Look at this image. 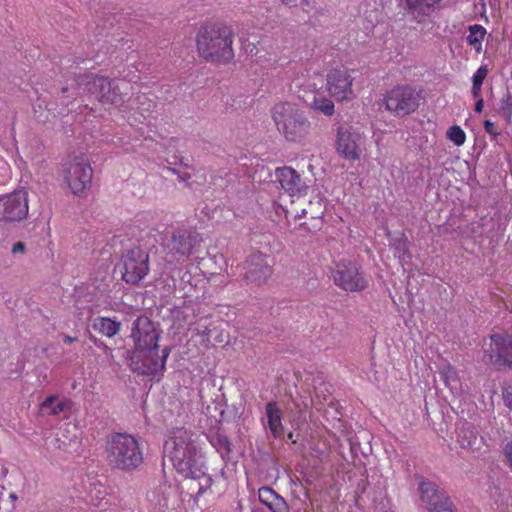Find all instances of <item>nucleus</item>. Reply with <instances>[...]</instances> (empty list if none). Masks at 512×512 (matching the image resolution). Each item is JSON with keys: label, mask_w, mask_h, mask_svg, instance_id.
<instances>
[{"label": "nucleus", "mask_w": 512, "mask_h": 512, "mask_svg": "<svg viewBox=\"0 0 512 512\" xmlns=\"http://www.w3.org/2000/svg\"><path fill=\"white\" fill-rule=\"evenodd\" d=\"M216 332H217V336L215 337V341H216L217 343H223V342H225V338H227V337H228V335H227V334L225 335V334H224V331H223L222 329H221V330H218V329H217V331H216Z\"/></svg>", "instance_id": "e433bc0d"}, {"label": "nucleus", "mask_w": 512, "mask_h": 512, "mask_svg": "<svg viewBox=\"0 0 512 512\" xmlns=\"http://www.w3.org/2000/svg\"><path fill=\"white\" fill-rule=\"evenodd\" d=\"M159 333L153 322L144 316L138 317L132 326L131 338L134 342L135 368L141 375H155L165 368L170 348L165 347L159 355Z\"/></svg>", "instance_id": "f03ea898"}, {"label": "nucleus", "mask_w": 512, "mask_h": 512, "mask_svg": "<svg viewBox=\"0 0 512 512\" xmlns=\"http://www.w3.org/2000/svg\"><path fill=\"white\" fill-rule=\"evenodd\" d=\"M475 99H476V103L474 106V111L476 113H482L483 108H484V100L481 96H479V98H475Z\"/></svg>", "instance_id": "c9c22d12"}, {"label": "nucleus", "mask_w": 512, "mask_h": 512, "mask_svg": "<svg viewBox=\"0 0 512 512\" xmlns=\"http://www.w3.org/2000/svg\"><path fill=\"white\" fill-rule=\"evenodd\" d=\"M318 205V210L316 212H311V218L312 219H319L321 217V215L323 214V212L321 211V203L318 201L316 203Z\"/></svg>", "instance_id": "4c0bfd02"}, {"label": "nucleus", "mask_w": 512, "mask_h": 512, "mask_svg": "<svg viewBox=\"0 0 512 512\" xmlns=\"http://www.w3.org/2000/svg\"><path fill=\"white\" fill-rule=\"evenodd\" d=\"M8 473V469L4 465H0V474L2 478H5Z\"/></svg>", "instance_id": "ea45409f"}, {"label": "nucleus", "mask_w": 512, "mask_h": 512, "mask_svg": "<svg viewBox=\"0 0 512 512\" xmlns=\"http://www.w3.org/2000/svg\"><path fill=\"white\" fill-rule=\"evenodd\" d=\"M281 2L284 5L290 6V7H297L299 5H309V0H281Z\"/></svg>", "instance_id": "72a5a7b5"}, {"label": "nucleus", "mask_w": 512, "mask_h": 512, "mask_svg": "<svg viewBox=\"0 0 512 512\" xmlns=\"http://www.w3.org/2000/svg\"><path fill=\"white\" fill-rule=\"evenodd\" d=\"M469 35L467 36V42L472 46L476 52L482 50V42L486 35V29L479 24L469 26Z\"/></svg>", "instance_id": "b1692460"}, {"label": "nucleus", "mask_w": 512, "mask_h": 512, "mask_svg": "<svg viewBox=\"0 0 512 512\" xmlns=\"http://www.w3.org/2000/svg\"><path fill=\"white\" fill-rule=\"evenodd\" d=\"M288 438H289L290 440H292V439H293V433H292V432H290V433L288 434Z\"/></svg>", "instance_id": "79ce46f5"}, {"label": "nucleus", "mask_w": 512, "mask_h": 512, "mask_svg": "<svg viewBox=\"0 0 512 512\" xmlns=\"http://www.w3.org/2000/svg\"><path fill=\"white\" fill-rule=\"evenodd\" d=\"M244 278L256 285L265 283L272 274L267 256L259 251L251 253L244 264Z\"/></svg>", "instance_id": "f3484780"}, {"label": "nucleus", "mask_w": 512, "mask_h": 512, "mask_svg": "<svg viewBox=\"0 0 512 512\" xmlns=\"http://www.w3.org/2000/svg\"><path fill=\"white\" fill-rule=\"evenodd\" d=\"M70 408V402L68 400L59 399L56 395L48 396L40 404V412L47 416L59 415L64 410Z\"/></svg>", "instance_id": "412c9836"}, {"label": "nucleus", "mask_w": 512, "mask_h": 512, "mask_svg": "<svg viewBox=\"0 0 512 512\" xmlns=\"http://www.w3.org/2000/svg\"><path fill=\"white\" fill-rule=\"evenodd\" d=\"M488 75V68L486 65H481L472 76L471 96L479 98L482 92V85Z\"/></svg>", "instance_id": "393cba45"}, {"label": "nucleus", "mask_w": 512, "mask_h": 512, "mask_svg": "<svg viewBox=\"0 0 512 512\" xmlns=\"http://www.w3.org/2000/svg\"><path fill=\"white\" fill-rule=\"evenodd\" d=\"M308 105L313 111L323 114L327 117H330L335 113V105L333 101L319 93H315L313 95L312 100Z\"/></svg>", "instance_id": "5701e85b"}, {"label": "nucleus", "mask_w": 512, "mask_h": 512, "mask_svg": "<svg viewBox=\"0 0 512 512\" xmlns=\"http://www.w3.org/2000/svg\"><path fill=\"white\" fill-rule=\"evenodd\" d=\"M92 506L95 508L92 512H107L112 509L110 498L106 496H103L98 502H92Z\"/></svg>", "instance_id": "7c9ffc66"}, {"label": "nucleus", "mask_w": 512, "mask_h": 512, "mask_svg": "<svg viewBox=\"0 0 512 512\" xmlns=\"http://www.w3.org/2000/svg\"><path fill=\"white\" fill-rule=\"evenodd\" d=\"M265 414L269 430L274 438H281L284 435V427L282 425V411L276 402H268L265 407Z\"/></svg>", "instance_id": "aec40b11"}, {"label": "nucleus", "mask_w": 512, "mask_h": 512, "mask_svg": "<svg viewBox=\"0 0 512 512\" xmlns=\"http://www.w3.org/2000/svg\"><path fill=\"white\" fill-rule=\"evenodd\" d=\"M121 323L109 317H98L93 322V329L107 337H114L120 331Z\"/></svg>", "instance_id": "4be33fe9"}, {"label": "nucleus", "mask_w": 512, "mask_h": 512, "mask_svg": "<svg viewBox=\"0 0 512 512\" xmlns=\"http://www.w3.org/2000/svg\"><path fill=\"white\" fill-rule=\"evenodd\" d=\"M272 118L277 130L288 142L306 143L311 133V122L295 104L284 102L275 105Z\"/></svg>", "instance_id": "39448f33"}, {"label": "nucleus", "mask_w": 512, "mask_h": 512, "mask_svg": "<svg viewBox=\"0 0 512 512\" xmlns=\"http://www.w3.org/2000/svg\"><path fill=\"white\" fill-rule=\"evenodd\" d=\"M86 87L103 104L117 105L123 102L119 85L107 77L91 76Z\"/></svg>", "instance_id": "4468645a"}, {"label": "nucleus", "mask_w": 512, "mask_h": 512, "mask_svg": "<svg viewBox=\"0 0 512 512\" xmlns=\"http://www.w3.org/2000/svg\"><path fill=\"white\" fill-rule=\"evenodd\" d=\"M352 72L347 68H334L327 73L325 87L331 98L348 102L355 97Z\"/></svg>", "instance_id": "f8f14e48"}, {"label": "nucleus", "mask_w": 512, "mask_h": 512, "mask_svg": "<svg viewBox=\"0 0 512 512\" xmlns=\"http://www.w3.org/2000/svg\"><path fill=\"white\" fill-rule=\"evenodd\" d=\"M446 137L449 141L454 143L456 146H462L466 141V133L458 125L451 126L447 130Z\"/></svg>", "instance_id": "cd10ccee"}, {"label": "nucleus", "mask_w": 512, "mask_h": 512, "mask_svg": "<svg viewBox=\"0 0 512 512\" xmlns=\"http://www.w3.org/2000/svg\"><path fill=\"white\" fill-rule=\"evenodd\" d=\"M502 396L505 406L512 411V387L503 389Z\"/></svg>", "instance_id": "2f4dec72"}, {"label": "nucleus", "mask_w": 512, "mask_h": 512, "mask_svg": "<svg viewBox=\"0 0 512 512\" xmlns=\"http://www.w3.org/2000/svg\"><path fill=\"white\" fill-rule=\"evenodd\" d=\"M61 174L70 192L84 197L91 188L93 169L84 156H74L62 164Z\"/></svg>", "instance_id": "423d86ee"}, {"label": "nucleus", "mask_w": 512, "mask_h": 512, "mask_svg": "<svg viewBox=\"0 0 512 512\" xmlns=\"http://www.w3.org/2000/svg\"><path fill=\"white\" fill-rule=\"evenodd\" d=\"M440 376L443 382L450 389L456 387L459 384V376L455 367L450 364L445 365L441 371Z\"/></svg>", "instance_id": "a878e982"}, {"label": "nucleus", "mask_w": 512, "mask_h": 512, "mask_svg": "<svg viewBox=\"0 0 512 512\" xmlns=\"http://www.w3.org/2000/svg\"><path fill=\"white\" fill-rule=\"evenodd\" d=\"M202 237L192 229H178L171 235L166 246L165 261L168 264L176 265L187 261L200 246Z\"/></svg>", "instance_id": "0eeeda50"}, {"label": "nucleus", "mask_w": 512, "mask_h": 512, "mask_svg": "<svg viewBox=\"0 0 512 512\" xmlns=\"http://www.w3.org/2000/svg\"><path fill=\"white\" fill-rule=\"evenodd\" d=\"M28 210V193L25 190H17L0 198V221L24 220L28 215Z\"/></svg>", "instance_id": "ddd939ff"}, {"label": "nucleus", "mask_w": 512, "mask_h": 512, "mask_svg": "<svg viewBox=\"0 0 512 512\" xmlns=\"http://www.w3.org/2000/svg\"><path fill=\"white\" fill-rule=\"evenodd\" d=\"M108 464L115 469L130 472L143 463V450L136 437L128 433H113L105 444Z\"/></svg>", "instance_id": "20e7f679"}, {"label": "nucleus", "mask_w": 512, "mask_h": 512, "mask_svg": "<svg viewBox=\"0 0 512 512\" xmlns=\"http://www.w3.org/2000/svg\"><path fill=\"white\" fill-rule=\"evenodd\" d=\"M421 95L409 85H397L386 94V110L398 116L414 113L420 106Z\"/></svg>", "instance_id": "9b49d317"}, {"label": "nucleus", "mask_w": 512, "mask_h": 512, "mask_svg": "<svg viewBox=\"0 0 512 512\" xmlns=\"http://www.w3.org/2000/svg\"><path fill=\"white\" fill-rule=\"evenodd\" d=\"M483 125L485 132L488 133L489 135L495 137L500 135V132L497 130L496 125L492 121L485 120Z\"/></svg>", "instance_id": "473e14b6"}, {"label": "nucleus", "mask_w": 512, "mask_h": 512, "mask_svg": "<svg viewBox=\"0 0 512 512\" xmlns=\"http://www.w3.org/2000/svg\"><path fill=\"white\" fill-rule=\"evenodd\" d=\"M276 180L290 196L300 195L307 190V185L300 174L292 167L284 166L275 170Z\"/></svg>", "instance_id": "a211bd4d"}, {"label": "nucleus", "mask_w": 512, "mask_h": 512, "mask_svg": "<svg viewBox=\"0 0 512 512\" xmlns=\"http://www.w3.org/2000/svg\"><path fill=\"white\" fill-rule=\"evenodd\" d=\"M332 278L336 286L349 292L362 291L368 286L361 265L350 259H341L335 263Z\"/></svg>", "instance_id": "9d476101"}, {"label": "nucleus", "mask_w": 512, "mask_h": 512, "mask_svg": "<svg viewBox=\"0 0 512 512\" xmlns=\"http://www.w3.org/2000/svg\"><path fill=\"white\" fill-rule=\"evenodd\" d=\"M258 500L271 512H290L288 503L271 487H261L258 490Z\"/></svg>", "instance_id": "6ab92c4d"}, {"label": "nucleus", "mask_w": 512, "mask_h": 512, "mask_svg": "<svg viewBox=\"0 0 512 512\" xmlns=\"http://www.w3.org/2000/svg\"><path fill=\"white\" fill-rule=\"evenodd\" d=\"M76 340H77V338L72 337V336H68V335L64 336V338H63V342H64V343H68V344H69V343H73V342H75Z\"/></svg>", "instance_id": "58836bf2"}, {"label": "nucleus", "mask_w": 512, "mask_h": 512, "mask_svg": "<svg viewBox=\"0 0 512 512\" xmlns=\"http://www.w3.org/2000/svg\"><path fill=\"white\" fill-rule=\"evenodd\" d=\"M25 244L23 242H16L15 244H13L12 246V253L13 254H16V253H24L25 252Z\"/></svg>", "instance_id": "f704fd0d"}, {"label": "nucleus", "mask_w": 512, "mask_h": 512, "mask_svg": "<svg viewBox=\"0 0 512 512\" xmlns=\"http://www.w3.org/2000/svg\"><path fill=\"white\" fill-rule=\"evenodd\" d=\"M501 462L512 472V437L506 438L501 445Z\"/></svg>", "instance_id": "c85d7f7f"}, {"label": "nucleus", "mask_w": 512, "mask_h": 512, "mask_svg": "<svg viewBox=\"0 0 512 512\" xmlns=\"http://www.w3.org/2000/svg\"><path fill=\"white\" fill-rule=\"evenodd\" d=\"M336 152L349 161H358L361 158V135L347 127H339L335 141Z\"/></svg>", "instance_id": "2eb2a0df"}, {"label": "nucleus", "mask_w": 512, "mask_h": 512, "mask_svg": "<svg viewBox=\"0 0 512 512\" xmlns=\"http://www.w3.org/2000/svg\"><path fill=\"white\" fill-rule=\"evenodd\" d=\"M419 492L422 502L429 512H456L453 502L444 493L437 490L436 485L429 481H421Z\"/></svg>", "instance_id": "dca6fc26"}, {"label": "nucleus", "mask_w": 512, "mask_h": 512, "mask_svg": "<svg viewBox=\"0 0 512 512\" xmlns=\"http://www.w3.org/2000/svg\"><path fill=\"white\" fill-rule=\"evenodd\" d=\"M483 352V361L498 371L512 369V334L495 333Z\"/></svg>", "instance_id": "1a4fd4ad"}, {"label": "nucleus", "mask_w": 512, "mask_h": 512, "mask_svg": "<svg viewBox=\"0 0 512 512\" xmlns=\"http://www.w3.org/2000/svg\"><path fill=\"white\" fill-rule=\"evenodd\" d=\"M118 269L125 283L136 285L150 271L149 254L138 246L128 249L122 254Z\"/></svg>", "instance_id": "6e6552de"}, {"label": "nucleus", "mask_w": 512, "mask_h": 512, "mask_svg": "<svg viewBox=\"0 0 512 512\" xmlns=\"http://www.w3.org/2000/svg\"><path fill=\"white\" fill-rule=\"evenodd\" d=\"M308 213H309L308 210L304 208V209L301 210V213H297L296 216L299 217V218L307 217Z\"/></svg>", "instance_id": "a19ab883"}, {"label": "nucleus", "mask_w": 512, "mask_h": 512, "mask_svg": "<svg viewBox=\"0 0 512 512\" xmlns=\"http://www.w3.org/2000/svg\"><path fill=\"white\" fill-rule=\"evenodd\" d=\"M213 331H217V328H210L209 326H204L201 329H198L197 335L202 337L201 345L207 349L212 347L210 336Z\"/></svg>", "instance_id": "c756f323"}, {"label": "nucleus", "mask_w": 512, "mask_h": 512, "mask_svg": "<svg viewBox=\"0 0 512 512\" xmlns=\"http://www.w3.org/2000/svg\"><path fill=\"white\" fill-rule=\"evenodd\" d=\"M163 456L179 475L200 481L197 496L203 495L211 487L212 479L203 469L200 450L190 430L184 427L169 430L163 445Z\"/></svg>", "instance_id": "f257e3e1"}, {"label": "nucleus", "mask_w": 512, "mask_h": 512, "mask_svg": "<svg viewBox=\"0 0 512 512\" xmlns=\"http://www.w3.org/2000/svg\"><path fill=\"white\" fill-rule=\"evenodd\" d=\"M233 28L224 22H208L198 29L196 47L207 62L228 64L235 57Z\"/></svg>", "instance_id": "7ed1b4c3"}, {"label": "nucleus", "mask_w": 512, "mask_h": 512, "mask_svg": "<svg viewBox=\"0 0 512 512\" xmlns=\"http://www.w3.org/2000/svg\"><path fill=\"white\" fill-rule=\"evenodd\" d=\"M498 113L503 116L507 123L512 121V95L506 92L500 99Z\"/></svg>", "instance_id": "bb28decb"}, {"label": "nucleus", "mask_w": 512, "mask_h": 512, "mask_svg": "<svg viewBox=\"0 0 512 512\" xmlns=\"http://www.w3.org/2000/svg\"><path fill=\"white\" fill-rule=\"evenodd\" d=\"M10 497H11L12 499H16V496H15L14 494H11V495H10Z\"/></svg>", "instance_id": "37998d69"}]
</instances>
